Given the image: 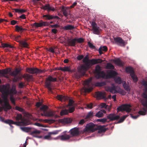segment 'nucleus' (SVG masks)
Segmentation results:
<instances>
[{"label": "nucleus", "instance_id": "44", "mask_svg": "<svg viewBox=\"0 0 147 147\" xmlns=\"http://www.w3.org/2000/svg\"><path fill=\"white\" fill-rule=\"evenodd\" d=\"M19 43L22 47H28V44L24 41L21 40Z\"/></svg>", "mask_w": 147, "mask_h": 147}, {"label": "nucleus", "instance_id": "56", "mask_svg": "<svg viewBox=\"0 0 147 147\" xmlns=\"http://www.w3.org/2000/svg\"><path fill=\"white\" fill-rule=\"evenodd\" d=\"M76 41L78 43H80L84 42V40L83 38H76Z\"/></svg>", "mask_w": 147, "mask_h": 147}, {"label": "nucleus", "instance_id": "63", "mask_svg": "<svg viewBox=\"0 0 147 147\" xmlns=\"http://www.w3.org/2000/svg\"><path fill=\"white\" fill-rule=\"evenodd\" d=\"M21 38V36L20 35L16 36L15 37V40L17 42H19L20 43V42L21 40H20V38Z\"/></svg>", "mask_w": 147, "mask_h": 147}, {"label": "nucleus", "instance_id": "53", "mask_svg": "<svg viewBox=\"0 0 147 147\" xmlns=\"http://www.w3.org/2000/svg\"><path fill=\"white\" fill-rule=\"evenodd\" d=\"M44 121L46 123H54L55 122V120L54 119H45L44 120Z\"/></svg>", "mask_w": 147, "mask_h": 147}, {"label": "nucleus", "instance_id": "13", "mask_svg": "<svg viewBox=\"0 0 147 147\" xmlns=\"http://www.w3.org/2000/svg\"><path fill=\"white\" fill-rule=\"evenodd\" d=\"M27 72L30 74H41L45 72L46 70H44L39 69L37 68H29L26 69Z\"/></svg>", "mask_w": 147, "mask_h": 147}, {"label": "nucleus", "instance_id": "17", "mask_svg": "<svg viewBox=\"0 0 147 147\" xmlns=\"http://www.w3.org/2000/svg\"><path fill=\"white\" fill-rule=\"evenodd\" d=\"M120 116L119 115H115L114 114H110L107 116V119H109L110 121H113L119 119Z\"/></svg>", "mask_w": 147, "mask_h": 147}, {"label": "nucleus", "instance_id": "10", "mask_svg": "<svg viewBox=\"0 0 147 147\" xmlns=\"http://www.w3.org/2000/svg\"><path fill=\"white\" fill-rule=\"evenodd\" d=\"M81 65V66L78 67V71L81 75L84 76V75L86 71L92 65Z\"/></svg>", "mask_w": 147, "mask_h": 147}, {"label": "nucleus", "instance_id": "3", "mask_svg": "<svg viewBox=\"0 0 147 147\" xmlns=\"http://www.w3.org/2000/svg\"><path fill=\"white\" fill-rule=\"evenodd\" d=\"M47 109L48 107L45 105H43L40 108V110L43 111V113H41V115L50 117H55L56 118L57 116L55 115V112L51 110L48 111Z\"/></svg>", "mask_w": 147, "mask_h": 147}, {"label": "nucleus", "instance_id": "7", "mask_svg": "<svg viewBox=\"0 0 147 147\" xmlns=\"http://www.w3.org/2000/svg\"><path fill=\"white\" fill-rule=\"evenodd\" d=\"M131 107V106L130 104H123L117 108V112L125 111L127 112H129L131 111V109L130 108Z\"/></svg>", "mask_w": 147, "mask_h": 147}, {"label": "nucleus", "instance_id": "19", "mask_svg": "<svg viewBox=\"0 0 147 147\" xmlns=\"http://www.w3.org/2000/svg\"><path fill=\"white\" fill-rule=\"evenodd\" d=\"M112 86H108L106 88V90L107 92L115 94L117 93V91L115 90L116 87L114 84H112Z\"/></svg>", "mask_w": 147, "mask_h": 147}, {"label": "nucleus", "instance_id": "60", "mask_svg": "<svg viewBox=\"0 0 147 147\" xmlns=\"http://www.w3.org/2000/svg\"><path fill=\"white\" fill-rule=\"evenodd\" d=\"M93 89V88L91 86L89 88H85L84 89V91L85 92H90Z\"/></svg>", "mask_w": 147, "mask_h": 147}, {"label": "nucleus", "instance_id": "30", "mask_svg": "<svg viewBox=\"0 0 147 147\" xmlns=\"http://www.w3.org/2000/svg\"><path fill=\"white\" fill-rule=\"evenodd\" d=\"M107 50V48L106 46H101L98 50L99 53L100 55L103 53L102 51H106Z\"/></svg>", "mask_w": 147, "mask_h": 147}, {"label": "nucleus", "instance_id": "25", "mask_svg": "<svg viewBox=\"0 0 147 147\" xmlns=\"http://www.w3.org/2000/svg\"><path fill=\"white\" fill-rule=\"evenodd\" d=\"M5 101H4V104H3L2 103V104H1L2 106V107H0V112L2 111L3 109L4 110V111L7 112V110H10L11 109L12 107L11 106V107H8V106H5Z\"/></svg>", "mask_w": 147, "mask_h": 147}, {"label": "nucleus", "instance_id": "31", "mask_svg": "<svg viewBox=\"0 0 147 147\" xmlns=\"http://www.w3.org/2000/svg\"><path fill=\"white\" fill-rule=\"evenodd\" d=\"M20 129L26 132H30L32 131V128L29 127H21Z\"/></svg>", "mask_w": 147, "mask_h": 147}, {"label": "nucleus", "instance_id": "47", "mask_svg": "<svg viewBox=\"0 0 147 147\" xmlns=\"http://www.w3.org/2000/svg\"><path fill=\"white\" fill-rule=\"evenodd\" d=\"M2 46L3 48L8 47L11 48H13V46L7 43H3L2 44Z\"/></svg>", "mask_w": 147, "mask_h": 147}, {"label": "nucleus", "instance_id": "2", "mask_svg": "<svg viewBox=\"0 0 147 147\" xmlns=\"http://www.w3.org/2000/svg\"><path fill=\"white\" fill-rule=\"evenodd\" d=\"M83 62L85 64H95L98 63H101L104 61L105 60L100 59H89V57L88 55H86L83 58Z\"/></svg>", "mask_w": 147, "mask_h": 147}, {"label": "nucleus", "instance_id": "23", "mask_svg": "<svg viewBox=\"0 0 147 147\" xmlns=\"http://www.w3.org/2000/svg\"><path fill=\"white\" fill-rule=\"evenodd\" d=\"M97 98L99 99H103L105 98V93L104 92H97L96 94Z\"/></svg>", "mask_w": 147, "mask_h": 147}, {"label": "nucleus", "instance_id": "36", "mask_svg": "<svg viewBox=\"0 0 147 147\" xmlns=\"http://www.w3.org/2000/svg\"><path fill=\"white\" fill-rule=\"evenodd\" d=\"M112 61L115 64H123L122 61L119 58H115Z\"/></svg>", "mask_w": 147, "mask_h": 147}, {"label": "nucleus", "instance_id": "5", "mask_svg": "<svg viewBox=\"0 0 147 147\" xmlns=\"http://www.w3.org/2000/svg\"><path fill=\"white\" fill-rule=\"evenodd\" d=\"M96 126L93 123L87 124L86 127L83 130V132H94L96 131Z\"/></svg>", "mask_w": 147, "mask_h": 147}, {"label": "nucleus", "instance_id": "15", "mask_svg": "<svg viewBox=\"0 0 147 147\" xmlns=\"http://www.w3.org/2000/svg\"><path fill=\"white\" fill-rule=\"evenodd\" d=\"M70 133L71 137L77 136L79 135L80 134L79 128L75 127L72 128L69 132Z\"/></svg>", "mask_w": 147, "mask_h": 147}, {"label": "nucleus", "instance_id": "6", "mask_svg": "<svg viewBox=\"0 0 147 147\" xmlns=\"http://www.w3.org/2000/svg\"><path fill=\"white\" fill-rule=\"evenodd\" d=\"M101 67L99 65H97L95 68V77L97 79L104 78L105 76V74L104 72L103 71H101Z\"/></svg>", "mask_w": 147, "mask_h": 147}, {"label": "nucleus", "instance_id": "41", "mask_svg": "<svg viewBox=\"0 0 147 147\" xmlns=\"http://www.w3.org/2000/svg\"><path fill=\"white\" fill-rule=\"evenodd\" d=\"M43 17L46 20H50L53 19V16L49 14L44 15L43 16Z\"/></svg>", "mask_w": 147, "mask_h": 147}, {"label": "nucleus", "instance_id": "18", "mask_svg": "<svg viewBox=\"0 0 147 147\" xmlns=\"http://www.w3.org/2000/svg\"><path fill=\"white\" fill-rule=\"evenodd\" d=\"M105 127V125H97L96 126V131L98 130V133L99 134L104 133L107 130V128H104Z\"/></svg>", "mask_w": 147, "mask_h": 147}, {"label": "nucleus", "instance_id": "1", "mask_svg": "<svg viewBox=\"0 0 147 147\" xmlns=\"http://www.w3.org/2000/svg\"><path fill=\"white\" fill-rule=\"evenodd\" d=\"M0 91L2 94V98L4 101H5V106L10 107L11 105L7 99L9 95H13L16 94L17 92L15 89L12 88L9 90V85H3L0 86Z\"/></svg>", "mask_w": 147, "mask_h": 147}, {"label": "nucleus", "instance_id": "54", "mask_svg": "<svg viewBox=\"0 0 147 147\" xmlns=\"http://www.w3.org/2000/svg\"><path fill=\"white\" fill-rule=\"evenodd\" d=\"M97 121L102 122V123H104L107 121V119L106 118H103V119H97Z\"/></svg>", "mask_w": 147, "mask_h": 147}, {"label": "nucleus", "instance_id": "24", "mask_svg": "<svg viewBox=\"0 0 147 147\" xmlns=\"http://www.w3.org/2000/svg\"><path fill=\"white\" fill-rule=\"evenodd\" d=\"M29 134L32 135L34 137H37V136L35 135L39 134L41 133V131L38 130L34 128H32V131Z\"/></svg>", "mask_w": 147, "mask_h": 147}, {"label": "nucleus", "instance_id": "42", "mask_svg": "<svg viewBox=\"0 0 147 147\" xmlns=\"http://www.w3.org/2000/svg\"><path fill=\"white\" fill-rule=\"evenodd\" d=\"M92 78H89L87 80L85 81L84 83L85 85L87 86L88 87L90 86L92 84Z\"/></svg>", "mask_w": 147, "mask_h": 147}, {"label": "nucleus", "instance_id": "28", "mask_svg": "<svg viewBox=\"0 0 147 147\" xmlns=\"http://www.w3.org/2000/svg\"><path fill=\"white\" fill-rule=\"evenodd\" d=\"M61 11L65 17H67L69 14V11L67 8H65L64 6L61 8Z\"/></svg>", "mask_w": 147, "mask_h": 147}, {"label": "nucleus", "instance_id": "59", "mask_svg": "<svg viewBox=\"0 0 147 147\" xmlns=\"http://www.w3.org/2000/svg\"><path fill=\"white\" fill-rule=\"evenodd\" d=\"M88 45L89 47L91 49H96L95 47L90 42H88Z\"/></svg>", "mask_w": 147, "mask_h": 147}, {"label": "nucleus", "instance_id": "50", "mask_svg": "<svg viewBox=\"0 0 147 147\" xmlns=\"http://www.w3.org/2000/svg\"><path fill=\"white\" fill-rule=\"evenodd\" d=\"M68 113V111L67 109L62 110L60 113V115L61 116L67 115Z\"/></svg>", "mask_w": 147, "mask_h": 147}, {"label": "nucleus", "instance_id": "61", "mask_svg": "<svg viewBox=\"0 0 147 147\" xmlns=\"http://www.w3.org/2000/svg\"><path fill=\"white\" fill-rule=\"evenodd\" d=\"M121 94L122 95H124L125 94V93L123 90H121L117 91V93Z\"/></svg>", "mask_w": 147, "mask_h": 147}, {"label": "nucleus", "instance_id": "55", "mask_svg": "<svg viewBox=\"0 0 147 147\" xmlns=\"http://www.w3.org/2000/svg\"><path fill=\"white\" fill-rule=\"evenodd\" d=\"M105 85L104 82H97L95 84V85L97 86H102Z\"/></svg>", "mask_w": 147, "mask_h": 147}, {"label": "nucleus", "instance_id": "64", "mask_svg": "<svg viewBox=\"0 0 147 147\" xmlns=\"http://www.w3.org/2000/svg\"><path fill=\"white\" fill-rule=\"evenodd\" d=\"M15 109L20 112H23L24 111V110L22 108L18 106H16V107Z\"/></svg>", "mask_w": 147, "mask_h": 147}, {"label": "nucleus", "instance_id": "37", "mask_svg": "<svg viewBox=\"0 0 147 147\" xmlns=\"http://www.w3.org/2000/svg\"><path fill=\"white\" fill-rule=\"evenodd\" d=\"M123 86L124 89L127 91H130L131 88L125 82L123 84Z\"/></svg>", "mask_w": 147, "mask_h": 147}, {"label": "nucleus", "instance_id": "39", "mask_svg": "<svg viewBox=\"0 0 147 147\" xmlns=\"http://www.w3.org/2000/svg\"><path fill=\"white\" fill-rule=\"evenodd\" d=\"M20 71V69L18 68H16L14 71H13L11 73V75L13 76H16L19 73Z\"/></svg>", "mask_w": 147, "mask_h": 147}, {"label": "nucleus", "instance_id": "49", "mask_svg": "<svg viewBox=\"0 0 147 147\" xmlns=\"http://www.w3.org/2000/svg\"><path fill=\"white\" fill-rule=\"evenodd\" d=\"M47 80L50 82H54L57 80L56 78H53L51 76H49L47 78Z\"/></svg>", "mask_w": 147, "mask_h": 147}, {"label": "nucleus", "instance_id": "40", "mask_svg": "<svg viewBox=\"0 0 147 147\" xmlns=\"http://www.w3.org/2000/svg\"><path fill=\"white\" fill-rule=\"evenodd\" d=\"M94 113L93 112L90 111L87 114L86 116L85 119H87L92 118L94 116Z\"/></svg>", "mask_w": 147, "mask_h": 147}, {"label": "nucleus", "instance_id": "16", "mask_svg": "<svg viewBox=\"0 0 147 147\" xmlns=\"http://www.w3.org/2000/svg\"><path fill=\"white\" fill-rule=\"evenodd\" d=\"M67 131L63 132L61 136H59V139L62 141H66L69 139L71 137L69 135L66 134Z\"/></svg>", "mask_w": 147, "mask_h": 147}, {"label": "nucleus", "instance_id": "8", "mask_svg": "<svg viewBox=\"0 0 147 147\" xmlns=\"http://www.w3.org/2000/svg\"><path fill=\"white\" fill-rule=\"evenodd\" d=\"M114 40L117 45L121 47H125L127 42L123 40L120 37H116L114 38Z\"/></svg>", "mask_w": 147, "mask_h": 147}, {"label": "nucleus", "instance_id": "57", "mask_svg": "<svg viewBox=\"0 0 147 147\" xmlns=\"http://www.w3.org/2000/svg\"><path fill=\"white\" fill-rule=\"evenodd\" d=\"M10 99L12 103L14 105H16V103L15 102V100L13 95H11V96H10Z\"/></svg>", "mask_w": 147, "mask_h": 147}, {"label": "nucleus", "instance_id": "32", "mask_svg": "<svg viewBox=\"0 0 147 147\" xmlns=\"http://www.w3.org/2000/svg\"><path fill=\"white\" fill-rule=\"evenodd\" d=\"M75 28V27L74 26L69 24L65 26L63 28V29L65 30H71L74 29Z\"/></svg>", "mask_w": 147, "mask_h": 147}, {"label": "nucleus", "instance_id": "33", "mask_svg": "<svg viewBox=\"0 0 147 147\" xmlns=\"http://www.w3.org/2000/svg\"><path fill=\"white\" fill-rule=\"evenodd\" d=\"M115 82L117 84H120L122 82L121 78L118 76H116L113 78Z\"/></svg>", "mask_w": 147, "mask_h": 147}, {"label": "nucleus", "instance_id": "46", "mask_svg": "<svg viewBox=\"0 0 147 147\" xmlns=\"http://www.w3.org/2000/svg\"><path fill=\"white\" fill-rule=\"evenodd\" d=\"M13 10H14L16 12L18 13H24L26 11V10L24 9H13Z\"/></svg>", "mask_w": 147, "mask_h": 147}, {"label": "nucleus", "instance_id": "35", "mask_svg": "<svg viewBox=\"0 0 147 147\" xmlns=\"http://www.w3.org/2000/svg\"><path fill=\"white\" fill-rule=\"evenodd\" d=\"M125 71L127 73L130 74V75L131 74H132L134 73L133 68L130 67H126L125 69Z\"/></svg>", "mask_w": 147, "mask_h": 147}, {"label": "nucleus", "instance_id": "9", "mask_svg": "<svg viewBox=\"0 0 147 147\" xmlns=\"http://www.w3.org/2000/svg\"><path fill=\"white\" fill-rule=\"evenodd\" d=\"M0 120L4 123L9 125L13 124L16 125H23L25 123L22 122H14L13 120L10 119H7L4 120V119L3 117L0 116Z\"/></svg>", "mask_w": 147, "mask_h": 147}, {"label": "nucleus", "instance_id": "45", "mask_svg": "<svg viewBox=\"0 0 147 147\" xmlns=\"http://www.w3.org/2000/svg\"><path fill=\"white\" fill-rule=\"evenodd\" d=\"M104 114L101 111H99L96 113L95 115V116L98 118L101 117H103Z\"/></svg>", "mask_w": 147, "mask_h": 147}, {"label": "nucleus", "instance_id": "14", "mask_svg": "<svg viewBox=\"0 0 147 147\" xmlns=\"http://www.w3.org/2000/svg\"><path fill=\"white\" fill-rule=\"evenodd\" d=\"M142 85L144 87V91L142 96L143 98H147V82L144 80H142L140 82Z\"/></svg>", "mask_w": 147, "mask_h": 147}, {"label": "nucleus", "instance_id": "26", "mask_svg": "<svg viewBox=\"0 0 147 147\" xmlns=\"http://www.w3.org/2000/svg\"><path fill=\"white\" fill-rule=\"evenodd\" d=\"M76 38L69 39L68 41V43L69 46L75 47L76 45Z\"/></svg>", "mask_w": 147, "mask_h": 147}, {"label": "nucleus", "instance_id": "43", "mask_svg": "<svg viewBox=\"0 0 147 147\" xmlns=\"http://www.w3.org/2000/svg\"><path fill=\"white\" fill-rule=\"evenodd\" d=\"M45 86L48 90L51 92L52 90L51 85L50 81H47L45 82Z\"/></svg>", "mask_w": 147, "mask_h": 147}, {"label": "nucleus", "instance_id": "38", "mask_svg": "<svg viewBox=\"0 0 147 147\" xmlns=\"http://www.w3.org/2000/svg\"><path fill=\"white\" fill-rule=\"evenodd\" d=\"M141 102L143 106L146 108V110L147 111V98H143L141 100Z\"/></svg>", "mask_w": 147, "mask_h": 147}, {"label": "nucleus", "instance_id": "51", "mask_svg": "<svg viewBox=\"0 0 147 147\" xmlns=\"http://www.w3.org/2000/svg\"><path fill=\"white\" fill-rule=\"evenodd\" d=\"M128 116V115H124L122 117L119 119L117 123H120L123 122Z\"/></svg>", "mask_w": 147, "mask_h": 147}, {"label": "nucleus", "instance_id": "34", "mask_svg": "<svg viewBox=\"0 0 147 147\" xmlns=\"http://www.w3.org/2000/svg\"><path fill=\"white\" fill-rule=\"evenodd\" d=\"M16 30L18 32L20 31L21 32H23L24 31L26 30V29L25 28H23L22 27V26H19L18 25H16L15 26Z\"/></svg>", "mask_w": 147, "mask_h": 147}, {"label": "nucleus", "instance_id": "21", "mask_svg": "<svg viewBox=\"0 0 147 147\" xmlns=\"http://www.w3.org/2000/svg\"><path fill=\"white\" fill-rule=\"evenodd\" d=\"M118 75V73L116 71L110 70L108 74V76L109 78H114Z\"/></svg>", "mask_w": 147, "mask_h": 147}, {"label": "nucleus", "instance_id": "22", "mask_svg": "<svg viewBox=\"0 0 147 147\" xmlns=\"http://www.w3.org/2000/svg\"><path fill=\"white\" fill-rule=\"evenodd\" d=\"M55 70H61L64 71H68L69 72H72L74 71V70L71 69L70 66L65 67H61L59 69L58 68H56Z\"/></svg>", "mask_w": 147, "mask_h": 147}, {"label": "nucleus", "instance_id": "11", "mask_svg": "<svg viewBox=\"0 0 147 147\" xmlns=\"http://www.w3.org/2000/svg\"><path fill=\"white\" fill-rule=\"evenodd\" d=\"M91 25L92 27V30L93 33L94 34L99 35L100 34V29L98 26L97 24L94 21L92 22Z\"/></svg>", "mask_w": 147, "mask_h": 147}, {"label": "nucleus", "instance_id": "4", "mask_svg": "<svg viewBox=\"0 0 147 147\" xmlns=\"http://www.w3.org/2000/svg\"><path fill=\"white\" fill-rule=\"evenodd\" d=\"M15 119L17 121V122H22L25 123L23 124L24 125H17V126H26L30 124V122L26 119H23L22 114H18L15 117Z\"/></svg>", "mask_w": 147, "mask_h": 147}, {"label": "nucleus", "instance_id": "29", "mask_svg": "<svg viewBox=\"0 0 147 147\" xmlns=\"http://www.w3.org/2000/svg\"><path fill=\"white\" fill-rule=\"evenodd\" d=\"M71 121V119L68 118H65L61 119L59 120V122L63 124H65L70 123Z\"/></svg>", "mask_w": 147, "mask_h": 147}, {"label": "nucleus", "instance_id": "62", "mask_svg": "<svg viewBox=\"0 0 147 147\" xmlns=\"http://www.w3.org/2000/svg\"><path fill=\"white\" fill-rule=\"evenodd\" d=\"M106 68L107 69H114V67L113 65H106Z\"/></svg>", "mask_w": 147, "mask_h": 147}, {"label": "nucleus", "instance_id": "58", "mask_svg": "<svg viewBox=\"0 0 147 147\" xmlns=\"http://www.w3.org/2000/svg\"><path fill=\"white\" fill-rule=\"evenodd\" d=\"M8 70L7 69H6L3 70H0V75L1 74H7L8 73Z\"/></svg>", "mask_w": 147, "mask_h": 147}, {"label": "nucleus", "instance_id": "52", "mask_svg": "<svg viewBox=\"0 0 147 147\" xmlns=\"http://www.w3.org/2000/svg\"><path fill=\"white\" fill-rule=\"evenodd\" d=\"M57 48V47L54 46L53 48L52 47L49 48L48 51L50 52L54 53H55V49Z\"/></svg>", "mask_w": 147, "mask_h": 147}, {"label": "nucleus", "instance_id": "20", "mask_svg": "<svg viewBox=\"0 0 147 147\" xmlns=\"http://www.w3.org/2000/svg\"><path fill=\"white\" fill-rule=\"evenodd\" d=\"M41 9L46 10H47L48 12L52 11H54L55 10V9L53 7L50 6L49 4H47L44 5H42L41 7Z\"/></svg>", "mask_w": 147, "mask_h": 147}, {"label": "nucleus", "instance_id": "12", "mask_svg": "<svg viewBox=\"0 0 147 147\" xmlns=\"http://www.w3.org/2000/svg\"><path fill=\"white\" fill-rule=\"evenodd\" d=\"M53 23V21H51L50 22H44L42 21L41 22L39 23H35L31 24L32 27L34 26L36 28L41 27L43 26H49L50 24Z\"/></svg>", "mask_w": 147, "mask_h": 147}, {"label": "nucleus", "instance_id": "48", "mask_svg": "<svg viewBox=\"0 0 147 147\" xmlns=\"http://www.w3.org/2000/svg\"><path fill=\"white\" fill-rule=\"evenodd\" d=\"M130 76L134 82H137L138 80V79L137 76L135 75L134 73L132 74H131L130 75Z\"/></svg>", "mask_w": 147, "mask_h": 147}, {"label": "nucleus", "instance_id": "27", "mask_svg": "<svg viewBox=\"0 0 147 147\" xmlns=\"http://www.w3.org/2000/svg\"><path fill=\"white\" fill-rule=\"evenodd\" d=\"M57 98L58 100L61 101H65L68 100V98L62 95H59L57 96Z\"/></svg>", "mask_w": 147, "mask_h": 147}]
</instances>
